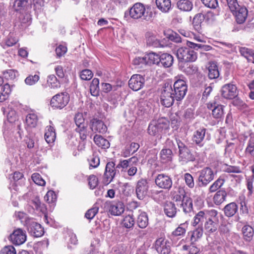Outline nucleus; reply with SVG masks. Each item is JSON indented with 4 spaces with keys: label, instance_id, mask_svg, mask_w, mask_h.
<instances>
[{
    "label": "nucleus",
    "instance_id": "f257e3e1",
    "mask_svg": "<svg viewBox=\"0 0 254 254\" xmlns=\"http://www.w3.org/2000/svg\"><path fill=\"white\" fill-rule=\"evenodd\" d=\"M149 8L148 5L136 2L130 8L129 16L134 19L148 21L151 15V12L149 13Z\"/></svg>",
    "mask_w": 254,
    "mask_h": 254
},
{
    "label": "nucleus",
    "instance_id": "f03ea898",
    "mask_svg": "<svg viewBox=\"0 0 254 254\" xmlns=\"http://www.w3.org/2000/svg\"><path fill=\"white\" fill-rule=\"evenodd\" d=\"M168 127V121L166 119H160L152 121L149 124L147 132L152 136L160 135L164 129Z\"/></svg>",
    "mask_w": 254,
    "mask_h": 254
},
{
    "label": "nucleus",
    "instance_id": "7ed1b4c3",
    "mask_svg": "<svg viewBox=\"0 0 254 254\" xmlns=\"http://www.w3.org/2000/svg\"><path fill=\"white\" fill-rule=\"evenodd\" d=\"M173 96L175 95L172 85L168 83H165L160 95L162 105L166 107H171L176 100Z\"/></svg>",
    "mask_w": 254,
    "mask_h": 254
},
{
    "label": "nucleus",
    "instance_id": "20e7f679",
    "mask_svg": "<svg viewBox=\"0 0 254 254\" xmlns=\"http://www.w3.org/2000/svg\"><path fill=\"white\" fill-rule=\"evenodd\" d=\"M177 57L180 62H193L197 58V53L192 49L188 47H183L177 51Z\"/></svg>",
    "mask_w": 254,
    "mask_h": 254
},
{
    "label": "nucleus",
    "instance_id": "39448f33",
    "mask_svg": "<svg viewBox=\"0 0 254 254\" xmlns=\"http://www.w3.org/2000/svg\"><path fill=\"white\" fill-rule=\"evenodd\" d=\"M197 184L199 187H206L214 179L216 174L209 167H205L199 171Z\"/></svg>",
    "mask_w": 254,
    "mask_h": 254
},
{
    "label": "nucleus",
    "instance_id": "423d86ee",
    "mask_svg": "<svg viewBox=\"0 0 254 254\" xmlns=\"http://www.w3.org/2000/svg\"><path fill=\"white\" fill-rule=\"evenodd\" d=\"M103 207L105 211L114 216H119L125 211L124 204L121 201H106Z\"/></svg>",
    "mask_w": 254,
    "mask_h": 254
},
{
    "label": "nucleus",
    "instance_id": "0eeeda50",
    "mask_svg": "<svg viewBox=\"0 0 254 254\" xmlns=\"http://www.w3.org/2000/svg\"><path fill=\"white\" fill-rule=\"evenodd\" d=\"M74 122L76 125L75 130L79 134L80 138L84 140L88 135L87 125L81 113H77L74 117Z\"/></svg>",
    "mask_w": 254,
    "mask_h": 254
},
{
    "label": "nucleus",
    "instance_id": "6e6552de",
    "mask_svg": "<svg viewBox=\"0 0 254 254\" xmlns=\"http://www.w3.org/2000/svg\"><path fill=\"white\" fill-rule=\"evenodd\" d=\"M173 93L177 101L182 100L186 95L188 86L186 82L183 79H178L173 84Z\"/></svg>",
    "mask_w": 254,
    "mask_h": 254
},
{
    "label": "nucleus",
    "instance_id": "1a4fd4ad",
    "mask_svg": "<svg viewBox=\"0 0 254 254\" xmlns=\"http://www.w3.org/2000/svg\"><path fill=\"white\" fill-rule=\"evenodd\" d=\"M69 101V95L66 92H62L54 96L51 100V106L56 109H63Z\"/></svg>",
    "mask_w": 254,
    "mask_h": 254
},
{
    "label": "nucleus",
    "instance_id": "9d476101",
    "mask_svg": "<svg viewBox=\"0 0 254 254\" xmlns=\"http://www.w3.org/2000/svg\"><path fill=\"white\" fill-rule=\"evenodd\" d=\"M177 143L179 149V156L181 160L185 163L193 161L195 157L191 153L189 149L180 140H177Z\"/></svg>",
    "mask_w": 254,
    "mask_h": 254
},
{
    "label": "nucleus",
    "instance_id": "9b49d317",
    "mask_svg": "<svg viewBox=\"0 0 254 254\" xmlns=\"http://www.w3.org/2000/svg\"><path fill=\"white\" fill-rule=\"evenodd\" d=\"M156 185L160 189L170 190L172 187L171 178L165 174H158L155 179Z\"/></svg>",
    "mask_w": 254,
    "mask_h": 254
},
{
    "label": "nucleus",
    "instance_id": "f8f14e48",
    "mask_svg": "<svg viewBox=\"0 0 254 254\" xmlns=\"http://www.w3.org/2000/svg\"><path fill=\"white\" fill-rule=\"evenodd\" d=\"M154 248L159 254H169L171 251L170 242L164 238H160L156 240Z\"/></svg>",
    "mask_w": 254,
    "mask_h": 254
},
{
    "label": "nucleus",
    "instance_id": "ddd939ff",
    "mask_svg": "<svg viewBox=\"0 0 254 254\" xmlns=\"http://www.w3.org/2000/svg\"><path fill=\"white\" fill-rule=\"evenodd\" d=\"M117 169L115 167V163L113 162H109L106 165L104 174V183L105 185L109 184L113 180L117 173Z\"/></svg>",
    "mask_w": 254,
    "mask_h": 254
},
{
    "label": "nucleus",
    "instance_id": "4468645a",
    "mask_svg": "<svg viewBox=\"0 0 254 254\" xmlns=\"http://www.w3.org/2000/svg\"><path fill=\"white\" fill-rule=\"evenodd\" d=\"M26 232L21 228L15 229L10 235L9 240L15 245L23 244L26 240Z\"/></svg>",
    "mask_w": 254,
    "mask_h": 254
},
{
    "label": "nucleus",
    "instance_id": "2eb2a0df",
    "mask_svg": "<svg viewBox=\"0 0 254 254\" xmlns=\"http://www.w3.org/2000/svg\"><path fill=\"white\" fill-rule=\"evenodd\" d=\"M148 188L149 186L146 180H139L137 183L135 190L137 197L140 200L143 199L147 195Z\"/></svg>",
    "mask_w": 254,
    "mask_h": 254
},
{
    "label": "nucleus",
    "instance_id": "dca6fc26",
    "mask_svg": "<svg viewBox=\"0 0 254 254\" xmlns=\"http://www.w3.org/2000/svg\"><path fill=\"white\" fill-rule=\"evenodd\" d=\"M145 83L144 76L140 74H133L128 81V86L133 91H138L141 89Z\"/></svg>",
    "mask_w": 254,
    "mask_h": 254
},
{
    "label": "nucleus",
    "instance_id": "f3484780",
    "mask_svg": "<svg viewBox=\"0 0 254 254\" xmlns=\"http://www.w3.org/2000/svg\"><path fill=\"white\" fill-rule=\"evenodd\" d=\"M238 92L237 87L232 84H226L221 88V95L225 99H232L237 96Z\"/></svg>",
    "mask_w": 254,
    "mask_h": 254
},
{
    "label": "nucleus",
    "instance_id": "a211bd4d",
    "mask_svg": "<svg viewBox=\"0 0 254 254\" xmlns=\"http://www.w3.org/2000/svg\"><path fill=\"white\" fill-rule=\"evenodd\" d=\"M28 230L29 233L35 237H40L43 236L44 229L39 223L32 221L27 223Z\"/></svg>",
    "mask_w": 254,
    "mask_h": 254
},
{
    "label": "nucleus",
    "instance_id": "6ab92c4d",
    "mask_svg": "<svg viewBox=\"0 0 254 254\" xmlns=\"http://www.w3.org/2000/svg\"><path fill=\"white\" fill-rule=\"evenodd\" d=\"M28 0H10V4L13 10L18 13L25 11L28 6Z\"/></svg>",
    "mask_w": 254,
    "mask_h": 254
},
{
    "label": "nucleus",
    "instance_id": "aec40b11",
    "mask_svg": "<svg viewBox=\"0 0 254 254\" xmlns=\"http://www.w3.org/2000/svg\"><path fill=\"white\" fill-rule=\"evenodd\" d=\"M90 128L93 131L102 133L107 130V126L102 121L95 118L90 121Z\"/></svg>",
    "mask_w": 254,
    "mask_h": 254
},
{
    "label": "nucleus",
    "instance_id": "412c9836",
    "mask_svg": "<svg viewBox=\"0 0 254 254\" xmlns=\"http://www.w3.org/2000/svg\"><path fill=\"white\" fill-rule=\"evenodd\" d=\"M248 10L245 6H240L233 13L235 15L236 20L239 24L243 23L246 20L248 16Z\"/></svg>",
    "mask_w": 254,
    "mask_h": 254
},
{
    "label": "nucleus",
    "instance_id": "4be33fe9",
    "mask_svg": "<svg viewBox=\"0 0 254 254\" xmlns=\"http://www.w3.org/2000/svg\"><path fill=\"white\" fill-rule=\"evenodd\" d=\"M218 220L207 219L204 224L205 234L210 235L215 232L218 228Z\"/></svg>",
    "mask_w": 254,
    "mask_h": 254
},
{
    "label": "nucleus",
    "instance_id": "5701e85b",
    "mask_svg": "<svg viewBox=\"0 0 254 254\" xmlns=\"http://www.w3.org/2000/svg\"><path fill=\"white\" fill-rule=\"evenodd\" d=\"M206 129L204 127L199 128L193 133L192 140L196 144L199 146H202V142L204 139Z\"/></svg>",
    "mask_w": 254,
    "mask_h": 254
},
{
    "label": "nucleus",
    "instance_id": "b1692460",
    "mask_svg": "<svg viewBox=\"0 0 254 254\" xmlns=\"http://www.w3.org/2000/svg\"><path fill=\"white\" fill-rule=\"evenodd\" d=\"M206 219L204 211H199L194 215L191 223L192 225L194 227H202L203 223L206 221Z\"/></svg>",
    "mask_w": 254,
    "mask_h": 254
},
{
    "label": "nucleus",
    "instance_id": "393cba45",
    "mask_svg": "<svg viewBox=\"0 0 254 254\" xmlns=\"http://www.w3.org/2000/svg\"><path fill=\"white\" fill-rule=\"evenodd\" d=\"M157 8L164 13L168 12L172 8L171 0H156Z\"/></svg>",
    "mask_w": 254,
    "mask_h": 254
},
{
    "label": "nucleus",
    "instance_id": "a878e982",
    "mask_svg": "<svg viewBox=\"0 0 254 254\" xmlns=\"http://www.w3.org/2000/svg\"><path fill=\"white\" fill-rule=\"evenodd\" d=\"M223 210L226 216L231 217L233 216L238 211V206L235 202H230L225 205Z\"/></svg>",
    "mask_w": 254,
    "mask_h": 254
},
{
    "label": "nucleus",
    "instance_id": "bb28decb",
    "mask_svg": "<svg viewBox=\"0 0 254 254\" xmlns=\"http://www.w3.org/2000/svg\"><path fill=\"white\" fill-rule=\"evenodd\" d=\"M177 7L182 11L189 12L193 8V3L190 0H179L177 2Z\"/></svg>",
    "mask_w": 254,
    "mask_h": 254
},
{
    "label": "nucleus",
    "instance_id": "cd10ccee",
    "mask_svg": "<svg viewBox=\"0 0 254 254\" xmlns=\"http://www.w3.org/2000/svg\"><path fill=\"white\" fill-rule=\"evenodd\" d=\"M204 19V15L202 13H197L193 17L192 25L194 29L199 33L202 32L201 23Z\"/></svg>",
    "mask_w": 254,
    "mask_h": 254
},
{
    "label": "nucleus",
    "instance_id": "c85d7f7f",
    "mask_svg": "<svg viewBox=\"0 0 254 254\" xmlns=\"http://www.w3.org/2000/svg\"><path fill=\"white\" fill-rule=\"evenodd\" d=\"M227 193L225 190H221L217 191L214 194L213 200L216 205H220L226 200Z\"/></svg>",
    "mask_w": 254,
    "mask_h": 254
},
{
    "label": "nucleus",
    "instance_id": "c756f323",
    "mask_svg": "<svg viewBox=\"0 0 254 254\" xmlns=\"http://www.w3.org/2000/svg\"><path fill=\"white\" fill-rule=\"evenodd\" d=\"M138 161V158L135 156L132 157L128 160L121 161L117 165L116 168H122L123 169H127V167H130V166L136 164Z\"/></svg>",
    "mask_w": 254,
    "mask_h": 254
},
{
    "label": "nucleus",
    "instance_id": "7c9ffc66",
    "mask_svg": "<svg viewBox=\"0 0 254 254\" xmlns=\"http://www.w3.org/2000/svg\"><path fill=\"white\" fill-rule=\"evenodd\" d=\"M174 59L172 55L164 53L160 55V63L165 67H170L173 63Z\"/></svg>",
    "mask_w": 254,
    "mask_h": 254
},
{
    "label": "nucleus",
    "instance_id": "2f4dec72",
    "mask_svg": "<svg viewBox=\"0 0 254 254\" xmlns=\"http://www.w3.org/2000/svg\"><path fill=\"white\" fill-rule=\"evenodd\" d=\"M55 129L52 126L46 127L45 133V139L48 143H53L56 139Z\"/></svg>",
    "mask_w": 254,
    "mask_h": 254
},
{
    "label": "nucleus",
    "instance_id": "473e14b6",
    "mask_svg": "<svg viewBox=\"0 0 254 254\" xmlns=\"http://www.w3.org/2000/svg\"><path fill=\"white\" fill-rule=\"evenodd\" d=\"M208 70V76L210 79H216L219 76V71L218 69V66L215 63H210Z\"/></svg>",
    "mask_w": 254,
    "mask_h": 254
},
{
    "label": "nucleus",
    "instance_id": "72a5a7b5",
    "mask_svg": "<svg viewBox=\"0 0 254 254\" xmlns=\"http://www.w3.org/2000/svg\"><path fill=\"white\" fill-rule=\"evenodd\" d=\"M192 200L190 197H185L180 204V207L185 213L192 210Z\"/></svg>",
    "mask_w": 254,
    "mask_h": 254
},
{
    "label": "nucleus",
    "instance_id": "f704fd0d",
    "mask_svg": "<svg viewBox=\"0 0 254 254\" xmlns=\"http://www.w3.org/2000/svg\"><path fill=\"white\" fill-rule=\"evenodd\" d=\"M160 156L162 162L166 163L171 161L173 157V153L171 149L164 148L160 151Z\"/></svg>",
    "mask_w": 254,
    "mask_h": 254
},
{
    "label": "nucleus",
    "instance_id": "c9c22d12",
    "mask_svg": "<svg viewBox=\"0 0 254 254\" xmlns=\"http://www.w3.org/2000/svg\"><path fill=\"white\" fill-rule=\"evenodd\" d=\"M164 211L167 216L174 217L176 215L177 209L174 203L169 202L165 204Z\"/></svg>",
    "mask_w": 254,
    "mask_h": 254
},
{
    "label": "nucleus",
    "instance_id": "e433bc0d",
    "mask_svg": "<svg viewBox=\"0 0 254 254\" xmlns=\"http://www.w3.org/2000/svg\"><path fill=\"white\" fill-rule=\"evenodd\" d=\"M203 227H197L192 231L189 232V234H190V242H196L201 238L203 235Z\"/></svg>",
    "mask_w": 254,
    "mask_h": 254
},
{
    "label": "nucleus",
    "instance_id": "4c0bfd02",
    "mask_svg": "<svg viewBox=\"0 0 254 254\" xmlns=\"http://www.w3.org/2000/svg\"><path fill=\"white\" fill-rule=\"evenodd\" d=\"M188 225V224L187 222L181 223L174 231L172 232V236L174 237L184 236L187 231Z\"/></svg>",
    "mask_w": 254,
    "mask_h": 254
},
{
    "label": "nucleus",
    "instance_id": "58836bf2",
    "mask_svg": "<svg viewBox=\"0 0 254 254\" xmlns=\"http://www.w3.org/2000/svg\"><path fill=\"white\" fill-rule=\"evenodd\" d=\"M244 239L245 241L250 242L253 238L254 231L250 225H245L242 228Z\"/></svg>",
    "mask_w": 254,
    "mask_h": 254
},
{
    "label": "nucleus",
    "instance_id": "ea45409f",
    "mask_svg": "<svg viewBox=\"0 0 254 254\" xmlns=\"http://www.w3.org/2000/svg\"><path fill=\"white\" fill-rule=\"evenodd\" d=\"M146 43L147 45L154 47H158L160 45L159 40L153 34L148 32L146 34Z\"/></svg>",
    "mask_w": 254,
    "mask_h": 254
},
{
    "label": "nucleus",
    "instance_id": "a19ab883",
    "mask_svg": "<svg viewBox=\"0 0 254 254\" xmlns=\"http://www.w3.org/2000/svg\"><path fill=\"white\" fill-rule=\"evenodd\" d=\"M94 141L96 145L102 148L106 149L110 147V143L108 140L100 135H95L94 137Z\"/></svg>",
    "mask_w": 254,
    "mask_h": 254
},
{
    "label": "nucleus",
    "instance_id": "79ce46f5",
    "mask_svg": "<svg viewBox=\"0 0 254 254\" xmlns=\"http://www.w3.org/2000/svg\"><path fill=\"white\" fill-rule=\"evenodd\" d=\"M147 64H157L160 63V56L155 53H149L145 55Z\"/></svg>",
    "mask_w": 254,
    "mask_h": 254
},
{
    "label": "nucleus",
    "instance_id": "37998d69",
    "mask_svg": "<svg viewBox=\"0 0 254 254\" xmlns=\"http://www.w3.org/2000/svg\"><path fill=\"white\" fill-rule=\"evenodd\" d=\"M137 223L141 228H145L148 224V219L145 212H140L137 216Z\"/></svg>",
    "mask_w": 254,
    "mask_h": 254
},
{
    "label": "nucleus",
    "instance_id": "c03bdc74",
    "mask_svg": "<svg viewBox=\"0 0 254 254\" xmlns=\"http://www.w3.org/2000/svg\"><path fill=\"white\" fill-rule=\"evenodd\" d=\"M37 115L33 113H29L26 118V123L30 127H35L38 123Z\"/></svg>",
    "mask_w": 254,
    "mask_h": 254
},
{
    "label": "nucleus",
    "instance_id": "a18cd8bd",
    "mask_svg": "<svg viewBox=\"0 0 254 254\" xmlns=\"http://www.w3.org/2000/svg\"><path fill=\"white\" fill-rule=\"evenodd\" d=\"M47 84L52 89H58L61 87V83L54 74H51L48 76L47 79Z\"/></svg>",
    "mask_w": 254,
    "mask_h": 254
},
{
    "label": "nucleus",
    "instance_id": "49530a36",
    "mask_svg": "<svg viewBox=\"0 0 254 254\" xmlns=\"http://www.w3.org/2000/svg\"><path fill=\"white\" fill-rule=\"evenodd\" d=\"M99 80L98 78H94L90 86V91L91 94L93 96H98L99 95Z\"/></svg>",
    "mask_w": 254,
    "mask_h": 254
},
{
    "label": "nucleus",
    "instance_id": "de8ad7c7",
    "mask_svg": "<svg viewBox=\"0 0 254 254\" xmlns=\"http://www.w3.org/2000/svg\"><path fill=\"white\" fill-rule=\"evenodd\" d=\"M225 180L220 176L209 187V191L210 192H214L220 189L224 184Z\"/></svg>",
    "mask_w": 254,
    "mask_h": 254
},
{
    "label": "nucleus",
    "instance_id": "09e8293b",
    "mask_svg": "<svg viewBox=\"0 0 254 254\" xmlns=\"http://www.w3.org/2000/svg\"><path fill=\"white\" fill-rule=\"evenodd\" d=\"M182 249L184 251H188L189 254H197L200 249L195 245V242H190V245H184Z\"/></svg>",
    "mask_w": 254,
    "mask_h": 254
},
{
    "label": "nucleus",
    "instance_id": "8fccbe9b",
    "mask_svg": "<svg viewBox=\"0 0 254 254\" xmlns=\"http://www.w3.org/2000/svg\"><path fill=\"white\" fill-rule=\"evenodd\" d=\"M11 92V88L8 84H5L2 87L0 95V102H2L6 100Z\"/></svg>",
    "mask_w": 254,
    "mask_h": 254
},
{
    "label": "nucleus",
    "instance_id": "3c124183",
    "mask_svg": "<svg viewBox=\"0 0 254 254\" xmlns=\"http://www.w3.org/2000/svg\"><path fill=\"white\" fill-rule=\"evenodd\" d=\"M212 114L215 119H221L224 116L223 106L221 105L215 106L214 108L212 109Z\"/></svg>",
    "mask_w": 254,
    "mask_h": 254
},
{
    "label": "nucleus",
    "instance_id": "603ef678",
    "mask_svg": "<svg viewBox=\"0 0 254 254\" xmlns=\"http://www.w3.org/2000/svg\"><path fill=\"white\" fill-rule=\"evenodd\" d=\"M19 13L20 15L18 17V19L20 23L21 24V26H26L30 22L31 19L30 16L28 13H23V12Z\"/></svg>",
    "mask_w": 254,
    "mask_h": 254
},
{
    "label": "nucleus",
    "instance_id": "864d4df0",
    "mask_svg": "<svg viewBox=\"0 0 254 254\" xmlns=\"http://www.w3.org/2000/svg\"><path fill=\"white\" fill-rule=\"evenodd\" d=\"M18 41L17 37L14 33H10L5 40V44L8 46H12Z\"/></svg>",
    "mask_w": 254,
    "mask_h": 254
},
{
    "label": "nucleus",
    "instance_id": "5fc2aeb1",
    "mask_svg": "<svg viewBox=\"0 0 254 254\" xmlns=\"http://www.w3.org/2000/svg\"><path fill=\"white\" fill-rule=\"evenodd\" d=\"M122 224L127 228H130L134 224V218L129 215L126 216L123 220Z\"/></svg>",
    "mask_w": 254,
    "mask_h": 254
},
{
    "label": "nucleus",
    "instance_id": "6e6d98bb",
    "mask_svg": "<svg viewBox=\"0 0 254 254\" xmlns=\"http://www.w3.org/2000/svg\"><path fill=\"white\" fill-rule=\"evenodd\" d=\"M98 207L96 206H94L93 207L89 209L86 211V212L85 214V217L89 220H91L97 214V213L98 212Z\"/></svg>",
    "mask_w": 254,
    "mask_h": 254
},
{
    "label": "nucleus",
    "instance_id": "4d7b16f0",
    "mask_svg": "<svg viewBox=\"0 0 254 254\" xmlns=\"http://www.w3.org/2000/svg\"><path fill=\"white\" fill-rule=\"evenodd\" d=\"M32 207L37 210L43 211L45 208L44 204H42L38 197H35L32 200Z\"/></svg>",
    "mask_w": 254,
    "mask_h": 254
},
{
    "label": "nucleus",
    "instance_id": "13d9d810",
    "mask_svg": "<svg viewBox=\"0 0 254 254\" xmlns=\"http://www.w3.org/2000/svg\"><path fill=\"white\" fill-rule=\"evenodd\" d=\"M239 51L241 54L245 57L248 60L250 61L251 59H249L250 57H252V55L254 54V51H253L251 49H248L246 47H241L239 49Z\"/></svg>",
    "mask_w": 254,
    "mask_h": 254
},
{
    "label": "nucleus",
    "instance_id": "bf43d9fd",
    "mask_svg": "<svg viewBox=\"0 0 254 254\" xmlns=\"http://www.w3.org/2000/svg\"><path fill=\"white\" fill-rule=\"evenodd\" d=\"M39 78V76L37 74L30 75L26 78L25 82L27 85H33L38 81Z\"/></svg>",
    "mask_w": 254,
    "mask_h": 254
},
{
    "label": "nucleus",
    "instance_id": "052dcab7",
    "mask_svg": "<svg viewBox=\"0 0 254 254\" xmlns=\"http://www.w3.org/2000/svg\"><path fill=\"white\" fill-rule=\"evenodd\" d=\"M56 199V194L53 190L48 191L44 196L45 200L49 203L55 202Z\"/></svg>",
    "mask_w": 254,
    "mask_h": 254
},
{
    "label": "nucleus",
    "instance_id": "680f3d73",
    "mask_svg": "<svg viewBox=\"0 0 254 254\" xmlns=\"http://www.w3.org/2000/svg\"><path fill=\"white\" fill-rule=\"evenodd\" d=\"M88 160L90 165V168L91 167L93 168H96L100 164L99 157L95 154H93Z\"/></svg>",
    "mask_w": 254,
    "mask_h": 254
},
{
    "label": "nucleus",
    "instance_id": "e2e57ef3",
    "mask_svg": "<svg viewBox=\"0 0 254 254\" xmlns=\"http://www.w3.org/2000/svg\"><path fill=\"white\" fill-rule=\"evenodd\" d=\"M93 74L91 70L89 69L82 70L80 73V78L84 80H89L93 77Z\"/></svg>",
    "mask_w": 254,
    "mask_h": 254
},
{
    "label": "nucleus",
    "instance_id": "0e129e2a",
    "mask_svg": "<svg viewBox=\"0 0 254 254\" xmlns=\"http://www.w3.org/2000/svg\"><path fill=\"white\" fill-rule=\"evenodd\" d=\"M31 178L35 184L41 186L45 185V181L42 179L39 174L34 173L32 174Z\"/></svg>",
    "mask_w": 254,
    "mask_h": 254
},
{
    "label": "nucleus",
    "instance_id": "69168bd1",
    "mask_svg": "<svg viewBox=\"0 0 254 254\" xmlns=\"http://www.w3.org/2000/svg\"><path fill=\"white\" fill-rule=\"evenodd\" d=\"M205 215L207 219H211V220H218L217 217L218 212L215 209H210L205 210Z\"/></svg>",
    "mask_w": 254,
    "mask_h": 254
},
{
    "label": "nucleus",
    "instance_id": "338daca9",
    "mask_svg": "<svg viewBox=\"0 0 254 254\" xmlns=\"http://www.w3.org/2000/svg\"><path fill=\"white\" fill-rule=\"evenodd\" d=\"M184 179L186 185L190 188H193L194 186V183L192 176L189 173H186L184 175Z\"/></svg>",
    "mask_w": 254,
    "mask_h": 254
},
{
    "label": "nucleus",
    "instance_id": "774afa93",
    "mask_svg": "<svg viewBox=\"0 0 254 254\" xmlns=\"http://www.w3.org/2000/svg\"><path fill=\"white\" fill-rule=\"evenodd\" d=\"M0 254H16V250L13 246H7L0 251Z\"/></svg>",
    "mask_w": 254,
    "mask_h": 254
}]
</instances>
